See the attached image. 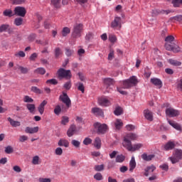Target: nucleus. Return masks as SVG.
Returning <instances> with one entry per match:
<instances>
[{
    "instance_id": "603ef678",
    "label": "nucleus",
    "mask_w": 182,
    "mask_h": 182,
    "mask_svg": "<svg viewBox=\"0 0 182 182\" xmlns=\"http://www.w3.org/2000/svg\"><path fill=\"white\" fill-rule=\"evenodd\" d=\"M36 39V33H31L28 36V42H33Z\"/></svg>"
},
{
    "instance_id": "f257e3e1",
    "label": "nucleus",
    "mask_w": 182,
    "mask_h": 182,
    "mask_svg": "<svg viewBox=\"0 0 182 182\" xmlns=\"http://www.w3.org/2000/svg\"><path fill=\"white\" fill-rule=\"evenodd\" d=\"M165 42L164 48L166 50H173L175 53L180 52V47L174 43V36H168Z\"/></svg>"
},
{
    "instance_id": "8fccbe9b",
    "label": "nucleus",
    "mask_w": 182,
    "mask_h": 182,
    "mask_svg": "<svg viewBox=\"0 0 182 182\" xmlns=\"http://www.w3.org/2000/svg\"><path fill=\"white\" fill-rule=\"evenodd\" d=\"M62 55V50L60 48H55V56L56 58H59Z\"/></svg>"
},
{
    "instance_id": "dca6fc26",
    "label": "nucleus",
    "mask_w": 182,
    "mask_h": 182,
    "mask_svg": "<svg viewBox=\"0 0 182 182\" xmlns=\"http://www.w3.org/2000/svg\"><path fill=\"white\" fill-rule=\"evenodd\" d=\"M151 83L157 87L158 89H161V87H163V82H161V80L159 78H151Z\"/></svg>"
},
{
    "instance_id": "473e14b6",
    "label": "nucleus",
    "mask_w": 182,
    "mask_h": 182,
    "mask_svg": "<svg viewBox=\"0 0 182 182\" xmlns=\"http://www.w3.org/2000/svg\"><path fill=\"white\" fill-rule=\"evenodd\" d=\"M114 126L117 130H120V129L123 127V122H122V119H117L114 123Z\"/></svg>"
},
{
    "instance_id": "c85d7f7f",
    "label": "nucleus",
    "mask_w": 182,
    "mask_h": 182,
    "mask_svg": "<svg viewBox=\"0 0 182 182\" xmlns=\"http://www.w3.org/2000/svg\"><path fill=\"white\" fill-rule=\"evenodd\" d=\"M3 15L4 16H8L9 18H12V16H14L15 14H14V11H12V10L11 9H6L4 11Z\"/></svg>"
},
{
    "instance_id": "774afa93",
    "label": "nucleus",
    "mask_w": 182,
    "mask_h": 182,
    "mask_svg": "<svg viewBox=\"0 0 182 182\" xmlns=\"http://www.w3.org/2000/svg\"><path fill=\"white\" fill-rule=\"evenodd\" d=\"M18 140L21 143H23L24 141H26V140H28V136H26V135L20 136Z\"/></svg>"
},
{
    "instance_id": "6e6552de",
    "label": "nucleus",
    "mask_w": 182,
    "mask_h": 182,
    "mask_svg": "<svg viewBox=\"0 0 182 182\" xmlns=\"http://www.w3.org/2000/svg\"><path fill=\"white\" fill-rule=\"evenodd\" d=\"M58 77H65L66 79H70L72 77V73L70 70H65L63 68H60L58 70Z\"/></svg>"
},
{
    "instance_id": "6ab92c4d",
    "label": "nucleus",
    "mask_w": 182,
    "mask_h": 182,
    "mask_svg": "<svg viewBox=\"0 0 182 182\" xmlns=\"http://www.w3.org/2000/svg\"><path fill=\"white\" fill-rule=\"evenodd\" d=\"M39 132V127H26L25 132L29 134H33L34 133H38Z\"/></svg>"
},
{
    "instance_id": "1a4fd4ad",
    "label": "nucleus",
    "mask_w": 182,
    "mask_h": 182,
    "mask_svg": "<svg viewBox=\"0 0 182 182\" xmlns=\"http://www.w3.org/2000/svg\"><path fill=\"white\" fill-rule=\"evenodd\" d=\"M137 139V135L133 133H129L124 137V147L128 146L129 144H132V141L130 140H136Z\"/></svg>"
},
{
    "instance_id": "7ed1b4c3",
    "label": "nucleus",
    "mask_w": 182,
    "mask_h": 182,
    "mask_svg": "<svg viewBox=\"0 0 182 182\" xmlns=\"http://www.w3.org/2000/svg\"><path fill=\"white\" fill-rule=\"evenodd\" d=\"M171 161L172 164H176L182 160V150L181 149H175L172 154V156L168 158Z\"/></svg>"
},
{
    "instance_id": "e433bc0d",
    "label": "nucleus",
    "mask_w": 182,
    "mask_h": 182,
    "mask_svg": "<svg viewBox=\"0 0 182 182\" xmlns=\"http://www.w3.org/2000/svg\"><path fill=\"white\" fill-rule=\"evenodd\" d=\"M26 108L28 110H29L30 113H33L35 112V109H36V107L34 104H27Z\"/></svg>"
},
{
    "instance_id": "39448f33",
    "label": "nucleus",
    "mask_w": 182,
    "mask_h": 182,
    "mask_svg": "<svg viewBox=\"0 0 182 182\" xmlns=\"http://www.w3.org/2000/svg\"><path fill=\"white\" fill-rule=\"evenodd\" d=\"M94 127L98 134H105L107 132V125L106 124L97 122L94 124Z\"/></svg>"
},
{
    "instance_id": "b1692460",
    "label": "nucleus",
    "mask_w": 182,
    "mask_h": 182,
    "mask_svg": "<svg viewBox=\"0 0 182 182\" xmlns=\"http://www.w3.org/2000/svg\"><path fill=\"white\" fill-rule=\"evenodd\" d=\"M154 170H156V166H149L146 167L145 168L144 176H146V177H148L149 174H150V173H153Z\"/></svg>"
},
{
    "instance_id": "052dcab7",
    "label": "nucleus",
    "mask_w": 182,
    "mask_h": 182,
    "mask_svg": "<svg viewBox=\"0 0 182 182\" xmlns=\"http://www.w3.org/2000/svg\"><path fill=\"white\" fill-rule=\"evenodd\" d=\"M71 144H73L74 147H80V141L76 139H73L71 141Z\"/></svg>"
},
{
    "instance_id": "e2e57ef3",
    "label": "nucleus",
    "mask_w": 182,
    "mask_h": 182,
    "mask_svg": "<svg viewBox=\"0 0 182 182\" xmlns=\"http://www.w3.org/2000/svg\"><path fill=\"white\" fill-rule=\"evenodd\" d=\"M46 83L48 84V85H49V83L50 84V85H58V80H56V79H50V80H48L47 81H46Z\"/></svg>"
},
{
    "instance_id": "ddd939ff",
    "label": "nucleus",
    "mask_w": 182,
    "mask_h": 182,
    "mask_svg": "<svg viewBox=\"0 0 182 182\" xmlns=\"http://www.w3.org/2000/svg\"><path fill=\"white\" fill-rule=\"evenodd\" d=\"M2 32H8L11 35V33H14V28L9 24H1L0 26V33H2Z\"/></svg>"
},
{
    "instance_id": "680f3d73",
    "label": "nucleus",
    "mask_w": 182,
    "mask_h": 182,
    "mask_svg": "<svg viewBox=\"0 0 182 182\" xmlns=\"http://www.w3.org/2000/svg\"><path fill=\"white\" fill-rule=\"evenodd\" d=\"M67 123H69V117H63L61 120V124L64 126L66 125Z\"/></svg>"
},
{
    "instance_id": "79ce46f5",
    "label": "nucleus",
    "mask_w": 182,
    "mask_h": 182,
    "mask_svg": "<svg viewBox=\"0 0 182 182\" xmlns=\"http://www.w3.org/2000/svg\"><path fill=\"white\" fill-rule=\"evenodd\" d=\"M126 157L123 155H117L116 157L117 163H123L124 160H125Z\"/></svg>"
},
{
    "instance_id": "58836bf2",
    "label": "nucleus",
    "mask_w": 182,
    "mask_h": 182,
    "mask_svg": "<svg viewBox=\"0 0 182 182\" xmlns=\"http://www.w3.org/2000/svg\"><path fill=\"white\" fill-rule=\"evenodd\" d=\"M4 151L6 154H12V153H14V147L9 145L5 147Z\"/></svg>"
},
{
    "instance_id": "69168bd1",
    "label": "nucleus",
    "mask_w": 182,
    "mask_h": 182,
    "mask_svg": "<svg viewBox=\"0 0 182 182\" xmlns=\"http://www.w3.org/2000/svg\"><path fill=\"white\" fill-rule=\"evenodd\" d=\"M72 87V82L70 81H68L64 84V88L66 89V90H69Z\"/></svg>"
},
{
    "instance_id": "a211bd4d",
    "label": "nucleus",
    "mask_w": 182,
    "mask_h": 182,
    "mask_svg": "<svg viewBox=\"0 0 182 182\" xmlns=\"http://www.w3.org/2000/svg\"><path fill=\"white\" fill-rule=\"evenodd\" d=\"M92 113L95 114V116H100L103 117L105 116V113L103 112V109L99 107H94L92 109Z\"/></svg>"
},
{
    "instance_id": "4468645a",
    "label": "nucleus",
    "mask_w": 182,
    "mask_h": 182,
    "mask_svg": "<svg viewBox=\"0 0 182 182\" xmlns=\"http://www.w3.org/2000/svg\"><path fill=\"white\" fill-rule=\"evenodd\" d=\"M98 104L100 106H104L105 107H107V106H110L112 105V103H110V100L105 97L98 98Z\"/></svg>"
},
{
    "instance_id": "ea45409f",
    "label": "nucleus",
    "mask_w": 182,
    "mask_h": 182,
    "mask_svg": "<svg viewBox=\"0 0 182 182\" xmlns=\"http://www.w3.org/2000/svg\"><path fill=\"white\" fill-rule=\"evenodd\" d=\"M171 4H173V8H180L181 0H172Z\"/></svg>"
},
{
    "instance_id": "09e8293b",
    "label": "nucleus",
    "mask_w": 182,
    "mask_h": 182,
    "mask_svg": "<svg viewBox=\"0 0 182 182\" xmlns=\"http://www.w3.org/2000/svg\"><path fill=\"white\" fill-rule=\"evenodd\" d=\"M24 103H33V99L32 97L26 95L23 98Z\"/></svg>"
},
{
    "instance_id": "c03bdc74",
    "label": "nucleus",
    "mask_w": 182,
    "mask_h": 182,
    "mask_svg": "<svg viewBox=\"0 0 182 182\" xmlns=\"http://www.w3.org/2000/svg\"><path fill=\"white\" fill-rule=\"evenodd\" d=\"M60 112H62V107H60V105H56L54 109L55 114L59 116L60 114Z\"/></svg>"
},
{
    "instance_id": "c756f323",
    "label": "nucleus",
    "mask_w": 182,
    "mask_h": 182,
    "mask_svg": "<svg viewBox=\"0 0 182 182\" xmlns=\"http://www.w3.org/2000/svg\"><path fill=\"white\" fill-rule=\"evenodd\" d=\"M114 114H115V116H120L121 114H123V108H122V107L117 106L114 111Z\"/></svg>"
},
{
    "instance_id": "a19ab883",
    "label": "nucleus",
    "mask_w": 182,
    "mask_h": 182,
    "mask_svg": "<svg viewBox=\"0 0 182 182\" xmlns=\"http://www.w3.org/2000/svg\"><path fill=\"white\" fill-rule=\"evenodd\" d=\"M31 92H33V93H36L37 95H41L42 93V91L41 89L38 88L36 86H33L31 88Z\"/></svg>"
},
{
    "instance_id": "423d86ee",
    "label": "nucleus",
    "mask_w": 182,
    "mask_h": 182,
    "mask_svg": "<svg viewBox=\"0 0 182 182\" xmlns=\"http://www.w3.org/2000/svg\"><path fill=\"white\" fill-rule=\"evenodd\" d=\"M59 100L65 105L68 109L72 106V101L66 92H63V95H60Z\"/></svg>"
},
{
    "instance_id": "aec40b11",
    "label": "nucleus",
    "mask_w": 182,
    "mask_h": 182,
    "mask_svg": "<svg viewBox=\"0 0 182 182\" xmlns=\"http://www.w3.org/2000/svg\"><path fill=\"white\" fill-rule=\"evenodd\" d=\"M144 116L149 122H153V112H151V111L145 109L144 111Z\"/></svg>"
},
{
    "instance_id": "2eb2a0df",
    "label": "nucleus",
    "mask_w": 182,
    "mask_h": 182,
    "mask_svg": "<svg viewBox=\"0 0 182 182\" xmlns=\"http://www.w3.org/2000/svg\"><path fill=\"white\" fill-rule=\"evenodd\" d=\"M142 146L143 145L141 144H136L134 146L132 145V144H129L126 145L124 147H126L128 151H136V150H139V149H141Z\"/></svg>"
},
{
    "instance_id": "f3484780",
    "label": "nucleus",
    "mask_w": 182,
    "mask_h": 182,
    "mask_svg": "<svg viewBox=\"0 0 182 182\" xmlns=\"http://www.w3.org/2000/svg\"><path fill=\"white\" fill-rule=\"evenodd\" d=\"M176 148V143L174 141H169L164 146V149L166 151L173 150Z\"/></svg>"
},
{
    "instance_id": "bb28decb",
    "label": "nucleus",
    "mask_w": 182,
    "mask_h": 182,
    "mask_svg": "<svg viewBox=\"0 0 182 182\" xmlns=\"http://www.w3.org/2000/svg\"><path fill=\"white\" fill-rule=\"evenodd\" d=\"M58 146L60 147H69V141L66 139H60L58 142Z\"/></svg>"
},
{
    "instance_id": "5fc2aeb1",
    "label": "nucleus",
    "mask_w": 182,
    "mask_h": 182,
    "mask_svg": "<svg viewBox=\"0 0 182 182\" xmlns=\"http://www.w3.org/2000/svg\"><path fill=\"white\" fill-rule=\"evenodd\" d=\"M92 139L89 137H86L83 141V144H85V146H89V144H92Z\"/></svg>"
},
{
    "instance_id": "9d476101",
    "label": "nucleus",
    "mask_w": 182,
    "mask_h": 182,
    "mask_svg": "<svg viewBox=\"0 0 182 182\" xmlns=\"http://www.w3.org/2000/svg\"><path fill=\"white\" fill-rule=\"evenodd\" d=\"M111 28L113 29H121L122 28V18L117 16L114 21L111 23Z\"/></svg>"
},
{
    "instance_id": "0eeeda50",
    "label": "nucleus",
    "mask_w": 182,
    "mask_h": 182,
    "mask_svg": "<svg viewBox=\"0 0 182 182\" xmlns=\"http://www.w3.org/2000/svg\"><path fill=\"white\" fill-rule=\"evenodd\" d=\"M173 11L171 10H164L160 9H155L151 11V16H159V15H168V14H171Z\"/></svg>"
},
{
    "instance_id": "4d7b16f0",
    "label": "nucleus",
    "mask_w": 182,
    "mask_h": 182,
    "mask_svg": "<svg viewBox=\"0 0 182 182\" xmlns=\"http://www.w3.org/2000/svg\"><path fill=\"white\" fill-rule=\"evenodd\" d=\"M94 178L95 180H97V181H100L101 180H103V176L102 175V173H97L95 176H94Z\"/></svg>"
},
{
    "instance_id": "2f4dec72",
    "label": "nucleus",
    "mask_w": 182,
    "mask_h": 182,
    "mask_svg": "<svg viewBox=\"0 0 182 182\" xmlns=\"http://www.w3.org/2000/svg\"><path fill=\"white\" fill-rule=\"evenodd\" d=\"M103 82L105 85H107V86H112V85H114V80L110 77L105 78Z\"/></svg>"
},
{
    "instance_id": "0e129e2a",
    "label": "nucleus",
    "mask_w": 182,
    "mask_h": 182,
    "mask_svg": "<svg viewBox=\"0 0 182 182\" xmlns=\"http://www.w3.org/2000/svg\"><path fill=\"white\" fill-rule=\"evenodd\" d=\"M15 56L16 58H25L26 54H25V52H23V51H19L18 53H16L15 54Z\"/></svg>"
},
{
    "instance_id": "393cba45",
    "label": "nucleus",
    "mask_w": 182,
    "mask_h": 182,
    "mask_svg": "<svg viewBox=\"0 0 182 182\" xmlns=\"http://www.w3.org/2000/svg\"><path fill=\"white\" fill-rule=\"evenodd\" d=\"M141 159H143L144 161H151V160H153V159H154V155H147V154L144 153L141 155Z\"/></svg>"
},
{
    "instance_id": "f704fd0d",
    "label": "nucleus",
    "mask_w": 182,
    "mask_h": 182,
    "mask_svg": "<svg viewBox=\"0 0 182 182\" xmlns=\"http://www.w3.org/2000/svg\"><path fill=\"white\" fill-rule=\"evenodd\" d=\"M168 62L170 65H172L173 66H181V62L177 60L169 59Z\"/></svg>"
},
{
    "instance_id": "6e6d98bb",
    "label": "nucleus",
    "mask_w": 182,
    "mask_h": 182,
    "mask_svg": "<svg viewBox=\"0 0 182 182\" xmlns=\"http://www.w3.org/2000/svg\"><path fill=\"white\" fill-rule=\"evenodd\" d=\"M95 35L92 32H88L85 36L86 41H92Z\"/></svg>"
},
{
    "instance_id": "7c9ffc66",
    "label": "nucleus",
    "mask_w": 182,
    "mask_h": 182,
    "mask_svg": "<svg viewBox=\"0 0 182 182\" xmlns=\"http://www.w3.org/2000/svg\"><path fill=\"white\" fill-rule=\"evenodd\" d=\"M51 5L56 9H59L60 8V0H51Z\"/></svg>"
},
{
    "instance_id": "a18cd8bd",
    "label": "nucleus",
    "mask_w": 182,
    "mask_h": 182,
    "mask_svg": "<svg viewBox=\"0 0 182 182\" xmlns=\"http://www.w3.org/2000/svg\"><path fill=\"white\" fill-rule=\"evenodd\" d=\"M171 21H177L178 22H180V23H182V15H178L176 16L171 17L170 18Z\"/></svg>"
},
{
    "instance_id": "864d4df0",
    "label": "nucleus",
    "mask_w": 182,
    "mask_h": 182,
    "mask_svg": "<svg viewBox=\"0 0 182 182\" xmlns=\"http://www.w3.org/2000/svg\"><path fill=\"white\" fill-rule=\"evenodd\" d=\"M55 153L56 156H62V154H63V149L60 147H58L55 149Z\"/></svg>"
},
{
    "instance_id": "72a5a7b5",
    "label": "nucleus",
    "mask_w": 182,
    "mask_h": 182,
    "mask_svg": "<svg viewBox=\"0 0 182 182\" xmlns=\"http://www.w3.org/2000/svg\"><path fill=\"white\" fill-rule=\"evenodd\" d=\"M34 73H36V75H45L46 70L43 68H38L34 70Z\"/></svg>"
},
{
    "instance_id": "4c0bfd02",
    "label": "nucleus",
    "mask_w": 182,
    "mask_h": 182,
    "mask_svg": "<svg viewBox=\"0 0 182 182\" xmlns=\"http://www.w3.org/2000/svg\"><path fill=\"white\" fill-rule=\"evenodd\" d=\"M18 70H20L21 73H23V75H26L29 72V68H24L23 66L18 65Z\"/></svg>"
},
{
    "instance_id": "20e7f679",
    "label": "nucleus",
    "mask_w": 182,
    "mask_h": 182,
    "mask_svg": "<svg viewBox=\"0 0 182 182\" xmlns=\"http://www.w3.org/2000/svg\"><path fill=\"white\" fill-rule=\"evenodd\" d=\"M139 83L136 76L131 77L129 80L123 81V89H130L132 86H136Z\"/></svg>"
},
{
    "instance_id": "5701e85b",
    "label": "nucleus",
    "mask_w": 182,
    "mask_h": 182,
    "mask_svg": "<svg viewBox=\"0 0 182 182\" xmlns=\"http://www.w3.org/2000/svg\"><path fill=\"white\" fill-rule=\"evenodd\" d=\"M8 122H9V123H10L11 126H12V127H19V126H21L20 122L15 121L11 117L8 118Z\"/></svg>"
},
{
    "instance_id": "13d9d810",
    "label": "nucleus",
    "mask_w": 182,
    "mask_h": 182,
    "mask_svg": "<svg viewBox=\"0 0 182 182\" xmlns=\"http://www.w3.org/2000/svg\"><path fill=\"white\" fill-rule=\"evenodd\" d=\"M32 164H34V166H38V164H39V157L38 156H35L33 158Z\"/></svg>"
},
{
    "instance_id": "3c124183",
    "label": "nucleus",
    "mask_w": 182,
    "mask_h": 182,
    "mask_svg": "<svg viewBox=\"0 0 182 182\" xmlns=\"http://www.w3.org/2000/svg\"><path fill=\"white\" fill-rule=\"evenodd\" d=\"M109 41L111 43H114L117 41V38L114 34H109Z\"/></svg>"
},
{
    "instance_id": "4be33fe9",
    "label": "nucleus",
    "mask_w": 182,
    "mask_h": 182,
    "mask_svg": "<svg viewBox=\"0 0 182 182\" xmlns=\"http://www.w3.org/2000/svg\"><path fill=\"white\" fill-rule=\"evenodd\" d=\"M136 159H134V156H132L130 161H129V171L130 173H133L134 168H136Z\"/></svg>"
},
{
    "instance_id": "338daca9",
    "label": "nucleus",
    "mask_w": 182,
    "mask_h": 182,
    "mask_svg": "<svg viewBox=\"0 0 182 182\" xmlns=\"http://www.w3.org/2000/svg\"><path fill=\"white\" fill-rule=\"evenodd\" d=\"M113 58H114V51L113 50H110V52L108 55V60H112Z\"/></svg>"
},
{
    "instance_id": "49530a36",
    "label": "nucleus",
    "mask_w": 182,
    "mask_h": 182,
    "mask_svg": "<svg viewBox=\"0 0 182 182\" xmlns=\"http://www.w3.org/2000/svg\"><path fill=\"white\" fill-rule=\"evenodd\" d=\"M75 53V51L69 48H65V55L66 56H68V58L72 56V55Z\"/></svg>"
},
{
    "instance_id": "f8f14e48",
    "label": "nucleus",
    "mask_w": 182,
    "mask_h": 182,
    "mask_svg": "<svg viewBox=\"0 0 182 182\" xmlns=\"http://www.w3.org/2000/svg\"><path fill=\"white\" fill-rule=\"evenodd\" d=\"M14 15L23 18L26 15V9H25V7L16 6L14 9Z\"/></svg>"
},
{
    "instance_id": "bf43d9fd",
    "label": "nucleus",
    "mask_w": 182,
    "mask_h": 182,
    "mask_svg": "<svg viewBox=\"0 0 182 182\" xmlns=\"http://www.w3.org/2000/svg\"><path fill=\"white\" fill-rule=\"evenodd\" d=\"M77 85H78V87H77L78 90L82 92V93H85V85H83V83L77 82Z\"/></svg>"
},
{
    "instance_id": "9b49d317",
    "label": "nucleus",
    "mask_w": 182,
    "mask_h": 182,
    "mask_svg": "<svg viewBox=\"0 0 182 182\" xmlns=\"http://www.w3.org/2000/svg\"><path fill=\"white\" fill-rule=\"evenodd\" d=\"M166 114L169 117H177V116L180 115V111L169 107L166 109Z\"/></svg>"
},
{
    "instance_id": "c9c22d12",
    "label": "nucleus",
    "mask_w": 182,
    "mask_h": 182,
    "mask_svg": "<svg viewBox=\"0 0 182 182\" xmlns=\"http://www.w3.org/2000/svg\"><path fill=\"white\" fill-rule=\"evenodd\" d=\"M22 23H23V18L18 17L14 19V25H16V26H21Z\"/></svg>"
},
{
    "instance_id": "412c9836",
    "label": "nucleus",
    "mask_w": 182,
    "mask_h": 182,
    "mask_svg": "<svg viewBox=\"0 0 182 182\" xmlns=\"http://www.w3.org/2000/svg\"><path fill=\"white\" fill-rule=\"evenodd\" d=\"M48 105V101L43 100L38 107V110L40 113V114H43L45 112V106Z\"/></svg>"
},
{
    "instance_id": "f03ea898",
    "label": "nucleus",
    "mask_w": 182,
    "mask_h": 182,
    "mask_svg": "<svg viewBox=\"0 0 182 182\" xmlns=\"http://www.w3.org/2000/svg\"><path fill=\"white\" fill-rule=\"evenodd\" d=\"M82 32H83V24L77 23L73 26L71 36L73 39H77L82 36Z\"/></svg>"
},
{
    "instance_id": "cd10ccee",
    "label": "nucleus",
    "mask_w": 182,
    "mask_h": 182,
    "mask_svg": "<svg viewBox=\"0 0 182 182\" xmlns=\"http://www.w3.org/2000/svg\"><path fill=\"white\" fill-rule=\"evenodd\" d=\"M94 146L96 147L98 150L102 147V140L99 137H96L94 141Z\"/></svg>"
},
{
    "instance_id": "a878e982",
    "label": "nucleus",
    "mask_w": 182,
    "mask_h": 182,
    "mask_svg": "<svg viewBox=\"0 0 182 182\" xmlns=\"http://www.w3.org/2000/svg\"><path fill=\"white\" fill-rule=\"evenodd\" d=\"M75 131H76V126L71 125L67 132L68 137H72V136H73V134H75Z\"/></svg>"
},
{
    "instance_id": "de8ad7c7",
    "label": "nucleus",
    "mask_w": 182,
    "mask_h": 182,
    "mask_svg": "<svg viewBox=\"0 0 182 182\" xmlns=\"http://www.w3.org/2000/svg\"><path fill=\"white\" fill-rule=\"evenodd\" d=\"M94 169L95 170V171H103L105 170V165H96L94 167Z\"/></svg>"
},
{
    "instance_id": "37998d69",
    "label": "nucleus",
    "mask_w": 182,
    "mask_h": 182,
    "mask_svg": "<svg viewBox=\"0 0 182 182\" xmlns=\"http://www.w3.org/2000/svg\"><path fill=\"white\" fill-rule=\"evenodd\" d=\"M68 33H70V28L68 27L63 28L62 31L63 36H68Z\"/></svg>"
}]
</instances>
